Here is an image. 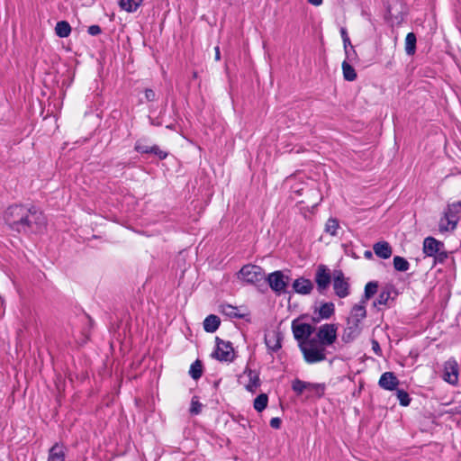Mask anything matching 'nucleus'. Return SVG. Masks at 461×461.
<instances>
[{"label": "nucleus", "mask_w": 461, "mask_h": 461, "mask_svg": "<svg viewBox=\"0 0 461 461\" xmlns=\"http://www.w3.org/2000/svg\"><path fill=\"white\" fill-rule=\"evenodd\" d=\"M4 220L11 230L23 234L40 232L46 225L43 212L32 204L10 205L4 212Z\"/></svg>", "instance_id": "obj_1"}, {"label": "nucleus", "mask_w": 461, "mask_h": 461, "mask_svg": "<svg viewBox=\"0 0 461 461\" xmlns=\"http://www.w3.org/2000/svg\"><path fill=\"white\" fill-rule=\"evenodd\" d=\"M243 284L260 287L266 283V273L263 267L254 264L244 265L236 274Z\"/></svg>", "instance_id": "obj_2"}, {"label": "nucleus", "mask_w": 461, "mask_h": 461, "mask_svg": "<svg viewBox=\"0 0 461 461\" xmlns=\"http://www.w3.org/2000/svg\"><path fill=\"white\" fill-rule=\"evenodd\" d=\"M300 350L303 360L309 364H316L326 360V347L319 343L316 339H311L300 343Z\"/></svg>", "instance_id": "obj_3"}, {"label": "nucleus", "mask_w": 461, "mask_h": 461, "mask_svg": "<svg viewBox=\"0 0 461 461\" xmlns=\"http://www.w3.org/2000/svg\"><path fill=\"white\" fill-rule=\"evenodd\" d=\"M134 150L141 155L149 154L157 157L159 160H164L167 158L168 152L160 149L157 144H152L151 141L142 137L136 140Z\"/></svg>", "instance_id": "obj_4"}, {"label": "nucleus", "mask_w": 461, "mask_h": 461, "mask_svg": "<svg viewBox=\"0 0 461 461\" xmlns=\"http://www.w3.org/2000/svg\"><path fill=\"white\" fill-rule=\"evenodd\" d=\"M289 276H285L281 270H276L266 276V282L276 294L280 295L286 292L289 284Z\"/></svg>", "instance_id": "obj_5"}, {"label": "nucleus", "mask_w": 461, "mask_h": 461, "mask_svg": "<svg viewBox=\"0 0 461 461\" xmlns=\"http://www.w3.org/2000/svg\"><path fill=\"white\" fill-rule=\"evenodd\" d=\"M338 326L334 323H325L319 327L316 333L317 341L324 347L332 345L337 339Z\"/></svg>", "instance_id": "obj_6"}, {"label": "nucleus", "mask_w": 461, "mask_h": 461, "mask_svg": "<svg viewBox=\"0 0 461 461\" xmlns=\"http://www.w3.org/2000/svg\"><path fill=\"white\" fill-rule=\"evenodd\" d=\"M213 355L220 361L231 362L235 357L232 344L216 338V349Z\"/></svg>", "instance_id": "obj_7"}, {"label": "nucleus", "mask_w": 461, "mask_h": 461, "mask_svg": "<svg viewBox=\"0 0 461 461\" xmlns=\"http://www.w3.org/2000/svg\"><path fill=\"white\" fill-rule=\"evenodd\" d=\"M314 281L320 294H323L329 288L331 282V275L326 265L321 264L317 267Z\"/></svg>", "instance_id": "obj_8"}, {"label": "nucleus", "mask_w": 461, "mask_h": 461, "mask_svg": "<svg viewBox=\"0 0 461 461\" xmlns=\"http://www.w3.org/2000/svg\"><path fill=\"white\" fill-rule=\"evenodd\" d=\"M333 290L339 298H345L349 294L348 279L345 277L341 270H335L333 273Z\"/></svg>", "instance_id": "obj_9"}, {"label": "nucleus", "mask_w": 461, "mask_h": 461, "mask_svg": "<svg viewBox=\"0 0 461 461\" xmlns=\"http://www.w3.org/2000/svg\"><path fill=\"white\" fill-rule=\"evenodd\" d=\"M292 330L294 339L298 343L308 341L314 331V328L309 323L298 322L296 320L292 322Z\"/></svg>", "instance_id": "obj_10"}, {"label": "nucleus", "mask_w": 461, "mask_h": 461, "mask_svg": "<svg viewBox=\"0 0 461 461\" xmlns=\"http://www.w3.org/2000/svg\"><path fill=\"white\" fill-rule=\"evenodd\" d=\"M458 364L453 357L447 360L444 364L443 379L447 383L456 385L458 383Z\"/></svg>", "instance_id": "obj_11"}, {"label": "nucleus", "mask_w": 461, "mask_h": 461, "mask_svg": "<svg viewBox=\"0 0 461 461\" xmlns=\"http://www.w3.org/2000/svg\"><path fill=\"white\" fill-rule=\"evenodd\" d=\"M243 378H248V382L245 384L247 391L254 393L256 389L260 385V379L258 374L249 368H246L240 377V381Z\"/></svg>", "instance_id": "obj_12"}, {"label": "nucleus", "mask_w": 461, "mask_h": 461, "mask_svg": "<svg viewBox=\"0 0 461 461\" xmlns=\"http://www.w3.org/2000/svg\"><path fill=\"white\" fill-rule=\"evenodd\" d=\"M400 381L393 372H384L379 378L378 384L381 388L387 391L397 389Z\"/></svg>", "instance_id": "obj_13"}, {"label": "nucleus", "mask_w": 461, "mask_h": 461, "mask_svg": "<svg viewBox=\"0 0 461 461\" xmlns=\"http://www.w3.org/2000/svg\"><path fill=\"white\" fill-rule=\"evenodd\" d=\"M361 332L360 324L347 319V326L343 330L342 340L345 343L353 341Z\"/></svg>", "instance_id": "obj_14"}, {"label": "nucleus", "mask_w": 461, "mask_h": 461, "mask_svg": "<svg viewBox=\"0 0 461 461\" xmlns=\"http://www.w3.org/2000/svg\"><path fill=\"white\" fill-rule=\"evenodd\" d=\"M443 249L444 243L433 237H427L423 240V253L428 257H433Z\"/></svg>", "instance_id": "obj_15"}, {"label": "nucleus", "mask_w": 461, "mask_h": 461, "mask_svg": "<svg viewBox=\"0 0 461 461\" xmlns=\"http://www.w3.org/2000/svg\"><path fill=\"white\" fill-rule=\"evenodd\" d=\"M283 336L280 331L273 330L265 335V344L268 350L276 352L282 347Z\"/></svg>", "instance_id": "obj_16"}, {"label": "nucleus", "mask_w": 461, "mask_h": 461, "mask_svg": "<svg viewBox=\"0 0 461 461\" xmlns=\"http://www.w3.org/2000/svg\"><path fill=\"white\" fill-rule=\"evenodd\" d=\"M293 289L299 294H310L313 289V284L310 279L299 277L294 281Z\"/></svg>", "instance_id": "obj_17"}, {"label": "nucleus", "mask_w": 461, "mask_h": 461, "mask_svg": "<svg viewBox=\"0 0 461 461\" xmlns=\"http://www.w3.org/2000/svg\"><path fill=\"white\" fill-rule=\"evenodd\" d=\"M242 307L233 306L229 303L220 305V312L230 318L243 319L247 313Z\"/></svg>", "instance_id": "obj_18"}, {"label": "nucleus", "mask_w": 461, "mask_h": 461, "mask_svg": "<svg viewBox=\"0 0 461 461\" xmlns=\"http://www.w3.org/2000/svg\"><path fill=\"white\" fill-rule=\"evenodd\" d=\"M457 219L455 214L451 212H445L444 216L440 219L439 221V230L441 232L453 230L456 228Z\"/></svg>", "instance_id": "obj_19"}, {"label": "nucleus", "mask_w": 461, "mask_h": 461, "mask_svg": "<svg viewBox=\"0 0 461 461\" xmlns=\"http://www.w3.org/2000/svg\"><path fill=\"white\" fill-rule=\"evenodd\" d=\"M375 254L383 259H387L392 256L393 249L387 241H379L374 244Z\"/></svg>", "instance_id": "obj_20"}, {"label": "nucleus", "mask_w": 461, "mask_h": 461, "mask_svg": "<svg viewBox=\"0 0 461 461\" xmlns=\"http://www.w3.org/2000/svg\"><path fill=\"white\" fill-rule=\"evenodd\" d=\"M366 316V310L365 306V301H361L359 304H355L350 312V316L348 320H352L353 321L359 323L362 320H364Z\"/></svg>", "instance_id": "obj_21"}, {"label": "nucleus", "mask_w": 461, "mask_h": 461, "mask_svg": "<svg viewBox=\"0 0 461 461\" xmlns=\"http://www.w3.org/2000/svg\"><path fill=\"white\" fill-rule=\"evenodd\" d=\"M319 318L313 319L314 321H319L320 320H328L330 319L335 312V305L333 303H323L319 308Z\"/></svg>", "instance_id": "obj_22"}, {"label": "nucleus", "mask_w": 461, "mask_h": 461, "mask_svg": "<svg viewBox=\"0 0 461 461\" xmlns=\"http://www.w3.org/2000/svg\"><path fill=\"white\" fill-rule=\"evenodd\" d=\"M221 324L220 318L216 315L211 314L203 321V329L207 332H214L218 330Z\"/></svg>", "instance_id": "obj_23"}, {"label": "nucleus", "mask_w": 461, "mask_h": 461, "mask_svg": "<svg viewBox=\"0 0 461 461\" xmlns=\"http://www.w3.org/2000/svg\"><path fill=\"white\" fill-rule=\"evenodd\" d=\"M143 0H120L119 6L127 13L136 12L142 5Z\"/></svg>", "instance_id": "obj_24"}, {"label": "nucleus", "mask_w": 461, "mask_h": 461, "mask_svg": "<svg viewBox=\"0 0 461 461\" xmlns=\"http://www.w3.org/2000/svg\"><path fill=\"white\" fill-rule=\"evenodd\" d=\"M55 32L60 38H67L71 32V26L67 21H59L56 23Z\"/></svg>", "instance_id": "obj_25"}, {"label": "nucleus", "mask_w": 461, "mask_h": 461, "mask_svg": "<svg viewBox=\"0 0 461 461\" xmlns=\"http://www.w3.org/2000/svg\"><path fill=\"white\" fill-rule=\"evenodd\" d=\"M416 35L413 32H409L405 38V51L408 55H413L416 51Z\"/></svg>", "instance_id": "obj_26"}, {"label": "nucleus", "mask_w": 461, "mask_h": 461, "mask_svg": "<svg viewBox=\"0 0 461 461\" xmlns=\"http://www.w3.org/2000/svg\"><path fill=\"white\" fill-rule=\"evenodd\" d=\"M203 363L201 360L196 359L190 366L189 375L193 379L198 380L203 375Z\"/></svg>", "instance_id": "obj_27"}, {"label": "nucleus", "mask_w": 461, "mask_h": 461, "mask_svg": "<svg viewBox=\"0 0 461 461\" xmlns=\"http://www.w3.org/2000/svg\"><path fill=\"white\" fill-rule=\"evenodd\" d=\"M267 402H268L267 395L266 393H260L254 400L253 407L257 411L261 412L262 411H264L267 408Z\"/></svg>", "instance_id": "obj_28"}, {"label": "nucleus", "mask_w": 461, "mask_h": 461, "mask_svg": "<svg viewBox=\"0 0 461 461\" xmlns=\"http://www.w3.org/2000/svg\"><path fill=\"white\" fill-rule=\"evenodd\" d=\"M339 228V221L336 218H330L325 223L324 231L330 236H336Z\"/></svg>", "instance_id": "obj_29"}, {"label": "nucleus", "mask_w": 461, "mask_h": 461, "mask_svg": "<svg viewBox=\"0 0 461 461\" xmlns=\"http://www.w3.org/2000/svg\"><path fill=\"white\" fill-rule=\"evenodd\" d=\"M343 77L347 81H354L357 78L355 68L347 61L342 63Z\"/></svg>", "instance_id": "obj_30"}, {"label": "nucleus", "mask_w": 461, "mask_h": 461, "mask_svg": "<svg viewBox=\"0 0 461 461\" xmlns=\"http://www.w3.org/2000/svg\"><path fill=\"white\" fill-rule=\"evenodd\" d=\"M391 299V290L389 288H384L376 300L374 302V306L387 305Z\"/></svg>", "instance_id": "obj_31"}, {"label": "nucleus", "mask_w": 461, "mask_h": 461, "mask_svg": "<svg viewBox=\"0 0 461 461\" xmlns=\"http://www.w3.org/2000/svg\"><path fill=\"white\" fill-rule=\"evenodd\" d=\"M378 289V283L372 281L368 282L365 285V291H364V299L362 301H367L370 298H372L376 293Z\"/></svg>", "instance_id": "obj_32"}, {"label": "nucleus", "mask_w": 461, "mask_h": 461, "mask_svg": "<svg viewBox=\"0 0 461 461\" xmlns=\"http://www.w3.org/2000/svg\"><path fill=\"white\" fill-rule=\"evenodd\" d=\"M393 267L400 272H405L410 268V263L402 257L395 256L393 258Z\"/></svg>", "instance_id": "obj_33"}, {"label": "nucleus", "mask_w": 461, "mask_h": 461, "mask_svg": "<svg viewBox=\"0 0 461 461\" xmlns=\"http://www.w3.org/2000/svg\"><path fill=\"white\" fill-rule=\"evenodd\" d=\"M306 386H312V383L304 382L300 379H295L293 381L292 389L296 394L300 395L306 390Z\"/></svg>", "instance_id": "obj_34"}, {"label": "nucleus", "mask_w": 461, "mask_h": 461, "mask_svg": "<svg viewBox=\"0 0 461 461\" xmlns=\"http://www.w3.org/2000/svg\"><path fill=\"white\" fill-rule=\"evenodd\" d=\"M396 397L402 406H409L411 403V397L409 393L403 389L396 390Z\"/></svg>", "instance_id": "obj_35"}, {"label": "nucleus", "mask_w": 461, "mask_h": 461, "mask_svg": "<svg viewBox=\"0 0 461 461\" xmlns=\"http://www.w3.org/2000/svg\"><path fill=\"white\" fill-rule=\"evenodd\" d=\"M190 413L197 415L202 411V404L198 401L197 396H194L191 401Z\"/></svg>", "instance_id": "obj_36"}, {"label": "nucleus", "mask_w": 461, "mask_h": 461, "mask_svg": "<svg viewBox=\"0 0 461 461\" xmlns=\"http://www.w3.org/2000/svg\"><path fill=\"white\" fill-rule=\"evenodd\" d=\"M447 257V252L445 251L444 249H440L436 255L433 256V258H435V262L438 263H444Z\"/></svg>", "instance_id": "obj_37"}, {"label": "nucleus", "mask_w": 461, "mask_h": 461, "mask_svg": "<svg viewBox=\"0 0 461 461\" xmlns=\"http://www.w3.org/2000/svg\"><path fill=\"white\" fill-rule=\"evenodd\" d=\"M313 386H306V390L314 391L316 392L320 396H321L324 393V385L320 384H312Z\"/></svg>", "instance_id": "obj_38"}, {"label": "nucleus", "mask_w": 461, "mask_h": 461, "mask_svg": "<svg viewBox=\"0 0 461 461\" xmlns=\"http://www.w3.org/2000/svg\"><path fill=\"white\" fill-rule=\"evenodd\" d=\"M87 32L91 36H97V35L102 33V29H101V27L99 25L94 24V25H90L88 27Z\"/></svg>", "instance_id": "obj_39"}, {"label": "nucleus", "mask_w": 461, "mask_h": 461, "mask_svg": "<svg viewBox=\"0 0 461 461\" xmlns=\"http://www.w3.org/2000/svg\"><path fill=\"white\" fill-rule=\"evenodd\" d=\"M144 94H145V98H146V100L148 102L155 101V99H156V93L152 89L147 88L145 90Z\"/></svg>", "instance_id": "obj_40"}, {"label": "nucleus", "mask_w": 461, "mask_h": 461, "mask_svg": "<svg viewBox=\"0 0 461 461\" xmlns=\"http://www.w3.org/2000/svg\"><path fill=\"white\" fill-rule=\"evenodd\" d=\"M281 424H282V420H281V419H280V418H278V417H275V418H272V419L270 420V426H271L273 429H280Z\"/></svg>", "instance_id": "obj_41"}, {"label": "nucleus", "mask_w": 461, "mask_h": 461, "mask_svg": "<svg viewBox=\"0 0 461 461\" xmlns=\"http://www.w3.org/2000/svg\"><path fill=\"white\" fill-rule=\"evenodd\" d=\"M341 36L343 38L344 46L347 47L348 44H350V40L348 36V33L345 29H341Z\"/></svg>", "instance_id": "obj_42"}, {"label": "nucleus", "mask_w": 461, "mask_h": 461, "mask_svg": "<svg viewBox=\"0 0 461 461\" xmlns=\"http://www.w3.org/2000/svg\"><path fill=\"white\" fill-rule=\"evenodd\" d=\"M372 348L373 350L375 352L376 355L380 356L381 355V348H380V345L379 343L376 341V340H373L372 341Z\"/></svg>", "instance_id": "obj_43"}, {"label": "nucleus", "mask_w": 461, "mask_h": 461, "mask_svg": "<svg viewBox=\"0 0 461 461\" xmlns=\"http://www.w3.org/2000/svg\"><path fill=\"white\" fill-rule=\"evenodd\" d=\"M221 59V51H220V47L219 46H216L214 48V60L215 61H219Z\"/></svg>", "instance_id": "obj_44"}, {"label": "nucleus", "mask_w": 461, "mask_h": 461, "mask_svg": "<svg viewBox=\"0 0 461 461\" xmlns=\"http://www.w3.org/2000/svg\"><path fill=\"white\" fill-rule=\"evenodd\" d=\"M307 2L313 6H320L322 5L323 0H307Z\"/></svg>", "instance_id": "obj_45"}, {"label": "nucleus", "mask_w": 461, "mask_h": 461, "mask_svg": "<svg viewBox=\"0 0 461 461\" xmlns=\"http://www.w3.org/2000/svg\"><path fill=\"white\" fill-rule=\"evenodd\" d=\"M452 207L457 212L461 211V201L452 203Z\"/></svg>", "instance_id": "obj_46"}]
</instances>
